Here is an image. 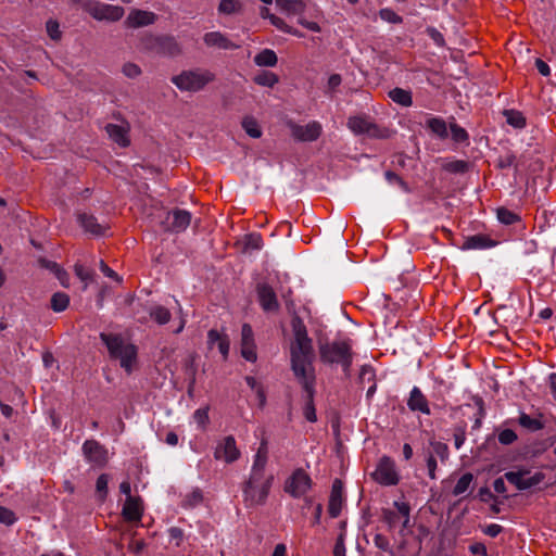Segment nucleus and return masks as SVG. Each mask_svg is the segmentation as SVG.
I'll return each instance as SVG.
<instances>
[{"mask_svg":"<svg viewBox=\"0 0 556 556\" xmlns=\"http://www.w3.org/2000/svg\"><path fill=\"white\" fill-rule=\"evenodd\" d=\"M482 531L484 534L495 538L503 531V527L497 523H491L484 527Z\"/></svg>","mask_w":556,"mask_h":556,"instance_id":"60","label":"nucleus"},{"mask_svg":"<svg viewBox=\"0 0 556 556\" xmlns=\"http://www.w3.org/2000/svg\"><path fill=\"white\" fill-rule=\"evenodd\" d=\"M150 317L159 325L167 324L172 314L168 308L162 305H153L149 311Z\"/></svg>","mask_w":556,"mask_h":556,"instance_id":"31","label":"nucleus"},{"mask_svg":"<svg viewBox=\"0 0 556 556\" xmlns=\"http://www.w3.org/2000/svg\"><path fill=\"white\" fill-rule=\"evenodd\" d=\"M426 464H427V469H428V476L431 479H435L437 478L435 470H437L438 463L432 453H427Z\"/></svg>","mask_w":556,"mask_h":556,"instance_id":"55","label":"nucleus"},{"mask_svg":"<svg viewBox=\"0 0 556 556\" xmlns=\"http://www.w3.org/2000/svg\"><path fill=\"white\" fill-rule=\"evenodd\" d=\"M342 491L343 485L342 482L338 479H336L332 483L331 493L329 497V504H328V513L332 518H337L342 508Z\"/></svg>","mask_w":556,"mask_h":556,"instance_id":"21","label":"nucleus"},{"mask_svg":"<svg viewBox=\"0 0 556 556\" xmlns=\"http://www.w3.org/2000/svg\"><path fill=\"white\" fill-rule=\"evenodd\" d=\"M258 302L265 312H277L279 303L274 289L266 285L260 283L256 288Z\"/></svg>","mask_w":556,"mask_h":556,"instance_id":"19","label":"nucleus"},{"mask_svg":"<svg viewBox=\"0 0 556 556\" xmlns=\"http://www.w3.org/2000/svg\"><path fill=\"white\" fill-rule=\"evenodd\" d=\"M105 131L110 139L113 140L121 147H127L129 144L128 131L129 127L126 124H108Z\"/></svg>","mask_w":556,"mask_h":556,"instance_id":"23","label":"nucleus"},{"mask_svg":"<svg viewBox=\"0 0 556 556\" xmlns=\"http://www.w3.org/2000/svg\"><path fill=\"white\" fill-rule=\"evenodd\" d=\"M39 263L42 267H46L53 271L56 275V277L61 280V282L64 285L63 277H66L67 275L56 263L47 260H40Z\"/></svg>","mask_w":556,"mask_h":556,"instance_id":"44","label":"nucleus"},{"mask_svg":"<svg viewBox=\"0 0 556 556\" xmlns=\"http://www.w3.org/2000/svg\"><path fill=\"white\" fill-rule=\"evenodd\" d=\"M241 356L248 362H256L257 352L254 333L249 324H243L240 339Z\"/></svg>","mask_w":556,"mask_h":556,"instance_id":"15","label":"nucleus"},{"mask_svg":"<svg viewBox=\"0 0 556 556\" xmlns=\"http://www.w3.org/2000/svg\"><path fill=\"white\" fill-rule=\"evenodd\" d=\"M108 483H109L108 475L102 473L98 477L97 483H96V489L102 500L104 498V496L108 493Z\"/></svg>","mask_w":556,"mask_h":556,"instance_id":"51","label":"nucleus"},{"mask_svg":"<svg viewBox=\"0 0 556 556\" xmlns=\"http://www.w3.org/2000/svg\"><path fill=\"white\" fill-rule=\"evenodd\" d=\"M333 556H345V544H344V534L341 533L337 538V542L333 547Z\"/></svg>","mask_w":556,"mask_h":556,"instance_id":"58","label":"nucleus"},{"mask_svg":"<svg viewBox=\"0 0 556 556\" xmlns=\"http://www.w3.org/2000/svg\"><path fill=\"white\" fill-rule=\"evenodd\" d=\"M504 115L510 126L515 128H523L526 126V118L519 111L505 110Z\"/></svg>","mask_w":556,"mask_h":556,"instance_id":"36","label":"nucleus"},{"mask_svg":"<svg viewBox=\"0 0 556 556\" xmlns=\"http://www.w3.org/2000/svg\"><path fill=\"white\" fill-rule=\"evenodd\" d=\"M277 55L270 49H264L254 56V63L258 66H275L277 64Z\"/></svg>","mask_w":556,"mask_h":556,"instance_id":"32","label":"nucleus"},{"mask_svg":"<svg viewBox=\"0 0 556 556\" xmlns=\"http://www.w3.org/2000/svg\"><path fill=\"white\" fill-rule=\"evenodd\" d=\"M495 245V241L485 235H473L467 237L462 245L463 250H483Z\"/></svg>","mask_w":556,"mask_h":556,"instance_id":"26","label":"nucleus"},{"mask_svg":"<svg viewBox=\"0 0 556 556\" xmlns=\"http://www.w3.org/2000/svg\"><path fill=\"white\" fill-rule=\"evenodd\" d=\"M203 41L210 48H218L223 50L238 49L239 46L232 42L226 35L220 31H210L204 34Z\"/></svg>","mask_w":556,"mask_h":556,"instance_id":"20","label":"nucleus"},{"mask_svg":"<svg viewBox=\"0 0 556 556\" xmlns=\"http://www.w3.org/2000/svg\"><path fill=\"white\" fill-rule=\"evenodd\" d=\"M348 127L356 135H368L374 138L387 137V131L364 116H352L348 121Z\"/></svg>","mask_w":556,"mask_h":556,"instance_id":"12","label":"nucleus"},{"mask_svg":"<svg viewBox=\"0 0 556 556\" xmlns=\"http://www.w3.org/2000/svg\"><path fill=\"white\" fill-rule=\"evenodd\" d=\"M393 505L396 508V513L399 514V517H402V518L409 517L410 507L407 503L395 501L393 503Z\"/></svg>","mask_w":556,"mask_h":556,"instance_id":"59","label":"nucleus"},{"mask_svg":"<svg viewBox=\"0 0 556 556\" xmlns=\"http://www.w3.org/2000/svg\"><path fill=\"white\" fill-rule=\"evenodd\" d=\"M318 352L323 363L340 365L344 371H348L352 364V345L349 340L332 342L319 340Z\"/></svg>","mask_w":556,"mask_h":556,"instance_id":"4","label":"nucleus"},{"mask_svg":"<svg viewBox=\"0 0 556 556\" xmlns=\"http://www.w3.org/2000/svg\"><path fill=\"white\" fill-rule=\"evenodd\" d=\"M450 130H451L452 139L455 142L462 143V142H465V141L468 140L467 131L463 127L457 125L456 123H451L450 124Z\"/></svg>","mask_w":556,"mask_h":556,"instance_id":"42","label":"nucleus"},{"mask_svg":"<svg viewBox=\"0 0 556 556\" xmlns=\"http://www.w3.org/2000/svg\"><path fill=\"white\" fill-rule=\"evenodd\" d=\"M142 49L164 58H176L182 53V47L174 36L146 35L141 39Z\"/></svg>","mask_w":556,"mask_h":556,"instance_id":"6","label":"nucleus"},{"mask_svg":"<svg viewBox=\"0 0 556 556\" xmlns=\"http://www.w3.org/2000/svg\"><path fill=\"white\" fill-rule=\"evenodd\" d=\"M276 7L288 15H301L306 8L302 0H275Z\"/></svg>","mask_w":556,"mask_h":556,"instance_id":"27","label":"nucleus"},{"mask_svg":"<svg viewBox=\"0 0 556 556\" xmlns=\"http://www.w3.org/2000/svg\"><path fill=\"white\" fill-rule=\"evenodd\" d=\"M382 519L389 526L390 529H393L397 525L400 517L399 514L394 510L383 509Z\"/></svg>","mask_w":556,"mask_h":556,"instance_id":"49","label":"nucleus"},{"mask_svg":"<svg viewBox=\"0 0 556 556\" xmlns=\"http://www.w3.org/2000/svg\"><path fill=\"white\" fill-rule=\"evenodd\" d=\"M46 29L49 35V37L52 40H59L61 38V30L59 23L54 20H49L46 24Z\"/></svg>","mask_w":556,"mask_h":556,"instance_id":"50","label":"nucleus"},{"mask_svg":"<svg viewBox=\"0 0 556 556\" xmlns=\"http://www.w3.org/2000/svg\"><path fill=\"white\" fill-rule=\"evenodd\" d=\"M293 339L290 345L291 368L296 379L315 377L314 349L303 320L295 316L291 320Z\"/></svg>","mask_w":556,"mask_h":556,"instance_id":"2","label":"nucleus"},{"mask_svg":"<svg viewBox=\"0 0 556 556\" xmlns=\"http://www.w3.org/2000/svg\"><path fill=\"white\" fill-rule=\"evenodd\" d=\"M194 421L200 426L204 427L208 421V413L206 408H199L193 413Z\"/></svg>","mask_w":556,"mask_h":556,"instance_id":"56","label":"nucleus"},{"mask_svg":"<svg viewBox=\"0 0 556 556\" xmlns=\"http://www.w3.org/2000/svg\"><path fill=\"white\" fill-rule=\"evenodd\" d=\"M267 460V441L263 439L254 455L249 478L242 486L243 502L247 507L264 505L268 497L274 476L265 472Z\"/></svg>","mask_w":556,"mask_h":556,"instance_id":"1","label":"nucleus"},{"mask_svg":"<svg viewBox=\"0 0 556 556\" xmlns=\"http://www.w3.org/2000/svg\"><path fill=\"white\" fill-rule=\"evenodd\" d=\"M254 81L260 86L273 87L278 83V76L271 72H262L254 77Z\"/></svg>","mask_w":556,"mask_h":556,"instance_id":"41","label":"nucleus"},{"mask_svg":"<svg viewBox=\"0 0 556 556\" xmlns=\"http://www.w3.org/2000/svg\"><path fill=\"white\" fill-rule=\"evenodd\" d=\"M225 336L220 334L217 330L212 329L207 332V344L210 348H213L215 343L218 344V342L224 338Z\"/></svg>","mask_w":556,"mask_h":556,"instance_id":"62","label":"nucleus"},{"mask_svg":"<svg viewBox=\"0 0 556 556\" xmlns=\"http://www.w3.org/2000/svg\"><path fill=\"white\" fill-rule=\"evenodd\" d=\"M83 453L86 459L96 465V466H104L108 462V451L96 440H87L83 444Z\"/></svg>","mask_w":556,"mask_h":556,"instance_id":"16","label":"nucleus"},{"mask_svg":"<svg viewBox=\"0 0 556 556\" xmlns=\"http://www.w3.org/2000/svg\"><path fill=\"white\" fill-rule=\"evenodd\" d=\"M100 339L106 345L111 358L117 359L121 367L130 374L137 359L136 346L126 342L119 334L101 332Z\"/></svg>","mask_w":556,"mask_h":556,"instance_id":"3","label":"nucleus"},{"mask_svg":"<svg viewBox=\"0 0 556 556\" xmlns=\"http://www.w3.org/2000/svg\"><path fill=\"white\" fill-rule=\"evenodd\" d=\"M407 406L410 410H418L422 414L429 415L430 408L426 396L422 394L419 388L414 387L410 391Z\"/></svg>","mask_w":556,"mask_h":556,"instance_id":"25","label":"nucleus"},{"mask_svg":"<svg viewBox=\"0 0 556 556\" xmlns=\"http://www.w3.org/2000/svg\"><path fill=\"white\" fill-rule=\"evenodd\" d=\"M163 230L170 232H182L191 224V213L186 210L176 208L170 212L159 210L156 216Z\"/></svg>","mask_w":556,"mask_h":556,"instance_id":"7","label":"nucleus"},{"mask_svg":"<svg viewBox=\"0 0 556 556\" xmlns=\"http://www.w3.org/2000/svg\"><path fill=\"white\" fill-rule=\"evenodd\" d=\"M311 488L312 479L302 468L294 470L285 484V491L293 497L305 495Z\"/></svg>","mask_w":556,"mask_h":556,"instance_id":"9","label":"nucleus"},{"mask_svg":"<svg viewBox=\"0 0 556 556\" xmlns=\"http://www.w3.org/2000/svg\"><path fill=\"white\" fill-rule=\"evenodd\" d=\"M17 520L14 511L11 509L0 506V523H3L5 526H12Z\"/></svg>","mask_w":556,"mask_h":556,"instance_id":"46","label":"nucleus"},{"mask_svg":"<svg viewBox=\"0 0 556 556\" xmlns=\"http://www.w3.org/2000/svg\"><path fill=\"white\" fill-rule=\"evenodd\" d=\"M70 304V296L64 292H56L51 298V308L56 312H63Z\"/></svg>","mask_w":556,"mask_h":556,"instance_id":"35","label":"nucleus"},{"mask_svg":"<svg viewBox=\"0 0 556 556\" xmlns=\"http://www.w3.org/2000/svg\"><path fill=\"white\" fill-rule=\"evenodd\" d=\"M77 222L86 232H89L94 236H101L104 233L105 226L98 223L97 218L93 215H89L87 213H78Z\"/></svg>","mask_w":556,"mask_h":556,"instance_id":"24","label":"nucleus"},{"mask_svg":"<svg viewBox=\"0 0 556 556\" xmlns=\"http://www.w3.org/2000/svg\"><path fill=\"white\" fill-rule=\"evenodd\" d=\"M472 481H473L472 473H470V472L464 473L458 479L457 483L455 484V486L453 489V494L455 496H458V495L466 493L470 489Z\"/></svg>","mask_w":556,"mask_h":556,"instance_id":"37","label":"nucleus"},{"mask_svg":"<svg viewBox=\"0 0 556 556\" xmlns=\"http://www.w3.org/2000/svg\"><path fill=\"white\" fill-rule=\"evenodd\" d=\"M85 11L97 21L116 22L124 15V9L101 2H87Z\"/></svg>","mask_w":556,"mask_h":556,"instance_id":"8","label":"nucleus"},{"mask_svg":"<svg viewBox=\"0 0 556 556\" xmlns=\"http://www.w3.org/2000/svg\"><path fill=\"white\" fill-rule=\"evenodd\" d=\"M504 476L509 483L514 484L520 491L535 486L543 480L542 473L536 472L531 476L530 472L526 470L507 471Z\"/></svg>","mask_w":556,"mask_h":556,"instance_id":"13","label":"nucleus"},{"mask_svg":"<svg viewBox=\"0 0 556 556\" xmlns=\"http://www.w3.org/2000/svg\"><path fill=\"white\" fill-rule=\"evenodd\" d=\"M386 179L390 184H396L403 191H405V192L409 191L407 184L395 173L388 170L386 173Z\"/></svg>","mask_w":556,"mask_h":556,"instance_id":"52","label":"nucleus"},{"mask_svg":"<svg viewBox=\"0 0 556 556\" xmlns=\"http://www.w3.org/2000/svg\"><path fill=\"white\" fill-rule=\"evenodd\" d=\"M156 20L157 15L154 12L140 9H131L124 24L128 28H139L152 25L156 22Z\"/></svg>","mask_w":556,"mask_h":556,"instance_id":"17","label":"nucleus"},{"mask_svg":"<svg viewBox=\"0 0 556 556\" xmlns=\"http://www.w3.org/2000/svg\"><path fill=\"white\" fill-rule=\"evenodd\" d=\"M431 450L428 453H432L435 456H438L442 463H445L448 458V447L445 443L439 442V441H432L430 442Z\"/></svg>","mask_w":556,"mask_h":556,"instance_id":"40","label":"nucleus"},{"mask_svg":"<svg viewBox=\"0 0 556 556\" xmlns=\"http://www.w3.org/2000/svg\"><path fill=\"white\" fill-rule=\"evenodd\" d=\"M243 3L241 0H220L217 11L222 15H232L242 12Z\"/></svg>","mask_w":556,"mask_h":556,"instance_id":"30","label":"nucleus"},{"mask_svg":"<svg viewBox=\"0 0 556 556\" xmlns=\"http://www.w3.org/2000/svg\"><path fill=\"white\" fill-rule=\"evenodd\" d=\"M517 440V434L510 429H505L498 434V441L502 444L508 445Z\"/></svg>","mask_w":556,"mask_h":556,"instance_id":"54","label":"nucleus"},{"mask_svg":"<svg viewBox=\"0 0 556 556\" xmlns=\"http://www.w3.org/2000/svg\"><path fill=\"white\" fill-rule=\"evenodd\" d=\"M389 97L396 103L403 106H409L413 103L412 94L409 91L402 88H394L389 92Z\"/></svg>","mask_w":556,"mask_h":556,"instance_id":"34","label":"nucleus"},{"mask_svg":"<svg viewBox=\"0 0 556 556\" xmlns=\"http://www.w3.org/2000/svg\"><path fill=\"white\" fill-rule=\"evenodd\" d=\"M518 422L522 428L531 432H535L544 428L541 415H539V417H531L526 413H521L519 415Z\"/></svg>","mask_w":556,"mask_h":556,"instance_id":"28","label":"nucleus"},{"mask_svg":"<svg viewBox=\"0 0 556 556\" xmlns=\"http://www.w3.org/2000/svg\"><path fill=\"white\" fill-rule=\"evenodd\" d=\"M143 513L140 497L126 498L123 506V516L128 521H140Z\"/></svg>","mask_w":556,"mask_h":556,"instance_id":"22","label":"nucleus"},{"mask_svg":"<svg viewBox=\"0 0 556 556\" xmlns=\"http://www.w3.org/2000/svg\"><path fill=\"white\" fill-rule=\"evenodd\" d=\"M496 165L498 168H502V169L514 166L515 172L517 173V170H518L517 165H516V155L511 152H507L503 155H500L497 159Z\"/></svg>","mask_w":556,"mask_h":556,"instance_id":"43","label":"nucleus"},{"mask_svg":"<svg viewBox=\"0 0 556 556\" xmlns=\"http://www.w3.org/2000/svg\"><path fill=\"white\" fill-rule=\"evenodd\" d=\"M75 273L83 281H88L91 279V273L83 265H75Z\"/></svg>","mask_w":556,"mask_h":556,"instance_id":"64","label":"nucleus"},{"mask_svg":"<svg viewBox=\"0 0 556 556\" xmlns=\"http://www.w3.org/2000/svg\"><path fill=\"white\" fill-rule=\"evenodd\" d=\"M168 535H169L170 541L175 542L176 546H179L181 544L182 539H184V532L180 528L172 527L168 530Z\"/></svg>","mask_w":556,"mask_h":556,"instance_id":"57","label":"nucleus"},{"mask_svg":"<svg viewBox=\"0 0 556 556\" xmlns=\"http://www.w3.org/2000/svg\"><path fill=\"white\" fill-rule=\"evenodd\" d=\"M215 80V74L206 68L181 71L170 78L173 85L182 92H199Z\"/></svg>","mask_w":556,"mask_h":556,"instance_id":"5","label":"nucleus"},{"mask_svg":"<svg viewBox=\"0 0 556 556\" xmlns=\"http://www.w3.org/2000/svg\"><path fill=\"white\" fill-rule=\"evenodd\" d=\"M242 127L245 132L252 138H260L262 136V130L258 126V123L253 117H244L242 121Z\"/></svg>","mask_w":556,"mask_h":556,"instance_id":"38","label":"nucleus"},{"mask_svg":"<svg viewBox=\"0 0 556 556\" xmlns=\"http://www.w3.org/2000/svg\"><path fill=\"white\" fill-rule=\"evenodd\" d=\"M301 383L304 395V406H303V415L305 419L309 422H315L317 420L315 405H314V394H315V377L302 378L298 379Z\"/></svg>","mask_w":556,"mask_h":556,"instance_id":"14","label":"nucleus"},{"mask_svg":"<svg viewBox=\"0 0 556 556\" xmlns=\"http://www.w3.org/2000/svg\"><path fill=\"white\" fill-rule=\"evenodd\" d=\"M379 15H380L381 20H383V21H386L388 23H393V24L402 23V17L400 15H397L391 9H381L379 11Z\"/></svg>","mask_w":556,"mask_h":556,"instance_id":"47","label":"nucleus"},{"mask_svg":"<svg viewBox=\"0 0 556 556\" xmlns=\"http://www.w3.org/2000/svg\"><path fill=\"white\" fill-rule=\"evenodd\" d=\"M468 168V163L465 161H453L445 165V169L451 173H464Z\"/></svg>","mask_w":556,"mask_h":556,"instance_id":"53","label":"nucleus"},{"mask_svg":"<svg viewBox=\"0 0 556 556\" xmlns=\"http://www.w3.org/2000/svg\"><path fill=\"white\" fill-rule=\"evenodd\" d=\"M291 136L302 142H311L317 140L323 131L321 124L317 121H312L306 125H300L293 122L288 123Z\"/></svg>","mask_w":556,"mask_h":556,"instance_id":"10","label":"nucleus"},{"mask_svg":"<svg viewBox=\"0 0 556 556\" xmlns=\"http://www.w3.org/2000/svg\"><path fill=\"white\" fill-rule=\"evenodd\" d=\"M496 215L497 219L504 225H513L520 220V217L516 213L506 207L497 208Z\"/></svg>","mask_w":556,"mask_h":556,"instance_id":"39","label":"nucleus"},{"mask_svg":"<svg viewBox=\"0 0 556 556\" xmlns=\"http://www.w3.org/2000/svg\"><path fill=\"white\" fill-rule=\"evenodd\" d=\"M122 73L128 78H136L141 74V68L136 63H125L122 67Z\"/></svg>","mask_w":556,"mask_h":556,"instance_id":"48","label":"nucleus"},{"mask_svg":"<svg viewBox=\"0 0 556 556\" xmlns=\"http://www.w3.org/2000/svg\"><path fill=\"white\" fill-rule=\"evenodd\" d=\"M203 502V494L200 489H193L188 492L181 502L184 508H194Z\"/></svg>","mask_w":556,"mask_h":556,"instance_id":"33","label":"nucleus"},{"mask_svg":"<svg viewBox=\"0 0 556 556\" xmlns=\"http://www.w3.org/2000/svg\"><path fill=\"white\" fill-rule=\"evenodd\" d=\"M262 237L261 235L258 233H251V235H248L244 239V247L245 249H251V250H258L262 248Z\"/></svg>","mask_w":556,"mask_h":556,"instance_id":"45","label":"nucleus"},{"mask_svg":"<svg viewBox=\"0 0 556 556\" xmlns=\"http://www.w3.org/2000/svg\"><path fill=\"white\" fill-rule=\"evenodd\" d=\"M372 478L382 485L397 484L399 475L394 462L390 457H382L372 472Z\"/></svg>","mask_w":556,"mask_h":556,"instance_id":"11","label":"nucleus"},{"mask_svg":"<svg viewBox=\"0 0 556 556\" xmlns=\"http://www.w3.org/2000/svg\"><path fill=\"white\" fill-rule=\"evenodd\" d=\"M219 352L226 359L228 357L230 341L227 336H225L217 344Z\"/></svg>","mask_w":556,"mask_h":556,"instance_id":"63","label":"nucleus"},{"mask_svg":"<svg viewBox=\"0 0 556 556\" xmlns=\"http://www.w3.org/2000/svg\"><path fill=\"white\" fill-rule=\"evenodd\" d=\"M427 127L440 139L448 137L447 125L444 119L440 117H431L427 121Z\"/></svg>","mask_w":556,"mask_h":556,"instance_id":"29","label":"nucleus"},{"mask_svg":"<svg viewBox=\"0 0 556 556\" xmlns=\"http://www.w3.org/2000/svg\"><path fill=\"white\" fill-rule=\"evenodd\" d=\"M374 543H375L376 547H378L379 549H382V551L390 549L389 540L382 534H376L374 538Z\"/></svg>","mask_w":556,"mask_h":556,"instance_id":"61","label":"nucleus"},{"mask_svg":"<svg viewBox=\"0 0 556 556\" xmlns=\"http://www.w3.org/2000/svg\"><path fill=\"white\" fill-rule=\"evenodd\" d=\"M214 456L216 459H222L228 464L237 460L240 457V451L236 445L235 438L228 435L219 442L215 448Z\"/></svg>","mask_w":556,"mask_h":556,"instance_id":"18","label":"nucleus"}]
</instances>
